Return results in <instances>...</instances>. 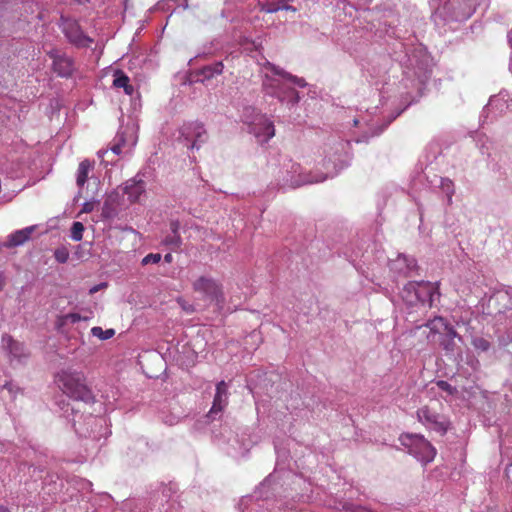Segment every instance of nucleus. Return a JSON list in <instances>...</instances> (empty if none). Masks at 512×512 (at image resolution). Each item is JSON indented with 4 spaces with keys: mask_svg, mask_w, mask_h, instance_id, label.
<instances>
[{
    "mask_svg": "<svg viewBox=\"0 0 512 512\" xmlns=\"http://www.w3.org/2000/svg\"><path fill=\"white\" fill-rule=\"evenodd\" d=\"M205 71H211L212 74H221L223 71V64L221 62H218L214 64L212 67L206 68Z\"/></svg>",
    "mask_w": 512,
    "mask_h": 512,
    "instance_id": "obj_34",
    "label": "nucleus"
},
{
    "mask_svg": "<svg viewBox=\"0 0 512 512\" xmlns=\"http://www.w3.org/2000/svg\"><path fill=\"white\" fill-rule=\"evenodd\" d=\"M103 287H106V283H101L99 285L93 286L92 288H90L89 292L90 294H94Z\"/></svg>",
    "mask_w": 512,
    "mask_h": 512,
    "instance_id": "obj_35",
    "label": "nucleus"
},
{
    "mask_svg": "<svg viewBox=\"0 0 512 512\" xmlns=\"http://www.w3.org/2000/svg\"><path fill=\"white\" fill-rule=\"evenodd\" d=\"M405 290L408 292H414L415 299L418 302L425 303L432 301L433 287L430 283L425 282H410L405 286Z\"/></svg>",
    "mask_w": 512,
    "mask_h": 512,
    "instance_id": "obj_15",
    "label": "nucleus"
},
{
    "mask_svg": "<svg viewBox=\"0 0 512 512\" xmlns=\"http://www.w3.org/2000/svg\"><path fill=\"white\" fill-rule=\"evenodd\" d=\"M91 334L101 340H108L114 336L115 331L113 329L103 330L101 327L95 326L91 329Z\"/></svg>",
    "mask_w": 512,
    "mask_h": 512,
    "instance_id": "obj_22",
    "label": "nucleus"
},
{
    "mask_svg": "<svg viewBox=\"0 0 512 512\" xmlns=\"http://www.w3.org/2000/svg\"><path fill=\"white\" fill-rule=\"evenodd\" d=\"M2 347L6 351L9 362L12 365L22 364L29 357V353L24 344L14 340L8 334L2 337Z\"/></svg>",
    "mask_w": 512,
    "mask_h": 512,
    "instance_id": "obj_8",
    "label": "nucleus"
},
{
    "mask_svg": "<svg viewBox=\"0 0 512 512\" xmlns=\"http://www.w3.org/2000/svg\"><path fill=\"white\" fill-rule=\"evenodd\" d=\"M56 383L70 398L85 403L94 402V395L86 385V377L83 372L72 369L61 370L56 375Z\"/></svg>",
    "mask_w": 512,
    "mask_h": 512,
    "instance_id": "obj_1",
    "label": "nucleus"
},
{
    "mask_svg": "<svg viewBox=\"0 0 512 512\" xmlns=\"http://www.w3.org/2000/svg\"><path fill=\"white\" fill-rule=\"evenodd\" d=\"M72 422H73V427H74V429H75V432H76L77 434H79V435H81V436H85V437H87V436H89V437H90V436H92L93 438H97V434L94 432V430H93V429H91V430H89L88 428H87V429H84V428L81 426V424H80L78 421H76V419H75V418H73Z\"/></svg>",
    "mask_w": 512,
    "mask_h": 512,
    "instance_id": "obj_25",
    "label": "nucleus"
},
{
    "mask_svg": "<svg viewBox=\"0 0 512 512\" xmlns=\"http://www.w3.org/2000/svg\"><path fill=\"white\" fill-rule=\"evenodd\" d=\"M81 320H87L86 317H82L79 313H68L62 316L61 321L63 324L67 323H77Z\"/></svg>",
    "mask_w": 512,
    "mask_h": 512,
    "instance_id": "obj_27",
    "label": "nucleus"
},
{
    "mask_svg": "<svg viewBox=\"0 0 512 512\" xmlns=\"http://www.w3.org/2000/svg\"><path fill=\"white\" fill-rule=\"evenodd\" d=\"M471 345L478 353H486L492 347V343L482 336H473L471 339Z\"/></svg>",
    "mask_w": 512,
    "mask_h": 512,
    "instance_id": "obj_21",
    "label": "nucleus"
},
{
    "mask_svg": "<svg viewBox=\"0 0 512 512\" xmlns=\"http://www.w3.org/2000/svg\"><path fill=\"white\" fill-rule=\"evenodd\" d=\"M194 292L202 294L203 298L216 304L224 302L222 286L215 279L200 276L192 284Z\"/></svg>",
    "mask_w": 512,
    "mask_h": 512,
    "instance_id": "obj_4",
    "label": "nucleus"
},
{
    "mask_svg": "<svg viewBox=\"0 0 512 512\" xmlns=\"http://www.w3.org/2000/svg\"><path fill=\"white\" fill-rule=\"evenodd\" d=\"M417 419L427 428L444 435L450 427L447 416L440 413L435 406L426 405L417 410Z\"/></svg>",
    "mask_w": 512,
    "mask_h": 512,
    "instance_id": "obj_3",
    "label": "nucleus"
},
{
    "mask_svg": "<svg viewBox=\"0 0 512 512\" xmlns=\"http://www.w3.org/2000/svg\"><path fill=\"white\" fill-rule=\"evenodd\" d=\"M249 125L251 133L260 143L268 142L275 135L274 124L265 115L258 114Z\"/></svg>",
    "mask_w": 512,
    "mask_h": 512,
    "instance_id": "obj_10",
    "label": "nucleus"
},
{
    "mask_svg": "<svg viewBox=\"0 0 512 512\" xmlns=\"http://www.w3.org/2000/svg\"><path fill=\"white\" fill-rule=\"evenodd\" d=\"M96 201H86L83 203L81 212L83 213H90L94 210Z\"/></svg>",
    "mask_w": 512,
    "mask_h": 512,
    "instance_id": "obj_33",
    "label": "nucleus"
},
{
    "mask_svg": "<svg viewBox=\"0 0 512 512\" xmlns=\"http://www.w3.org/2000/svg\"><path fill=\"white\" fill-rule=\"evenodd\" d=\"M263 86L271 88L272 91L269 93L277 97L282 102L287 101L288 103L296 104L299 101L298 92L294 88L287 86L279 79L270 78L266 75Z\"/></svg>",
    "mask_w": 512,
    "mask_h": 512,
    "instance_id": "obj_7",
    "label": "nucleus"
},
{
    "mask_svg": "<svg viewBox=\"0 0 512 512\" xmlns=\"http://www.w3.org/2000/svg\"><path fill=\"white\" fill-rule=\"evenodd\" d=\"M86 423L88 425H94V426H102L104 420L102 418H97V417H94L92 415H89L86 419H85Z\"/></svg>",
    "mask_w": 512,
    "mask_h": 512,
    "instance_id": "obj_32",
    "label": "nucleus"
},
{
    "mask_svg": "<svg viewBox=\"0 0 512 512\" xmlns=\"http://www.w3.org/2000/svg\"><path fill=\"white\" fill-rule=\"evenodd\" d=\"M158 262H160V253L149 254L142 259L143 265H147L149 263H158Z\"/></svg>",
    "mask_w": 512,
    "mask_h": 512,
    "instance_id": "obj_30",
    "label": "nucleus"
},
{
    "mask_svg": "<svg viewBox=\"0 0 512 512\" xmlns=\"http://www.w3.org/2000/svg\"><path fill=\"white\" fill-rule=\"evenodd\" d=\"M7 9V3L6 2H0V18L3 16V12Z\"/></svg>",
    "mask_w": 512,
    "mask_h": 512,
    "instance_id": "obj_38",
    "label": "nucleus"
},
{
    "mask_svg": "<svg viewBox=\"0 0 512 512\" xmlns=\"http://www.w3.org/2000/svg\"><path fill=\"white\" fill-rule=\"evenodd\" d=\"M170 229L172 232L171 236H167L164 240V244L169 246L171 250L178 249L181 244V238L178 235V229H179V222L178 221H172L170 223Z\"/></svg>",
    "mask_w": 512,
    "mask_h": 512,
    "instance_id": "obj_19",
    "label": "nucleus"
},
{
    "mask_svg": "<svg viewBox=\"0 0 512 512\" xmlns=\"http://www.w3.org/2000/svg\"><path fill=\"white\" fill-rule=\"evenodd\" d=\"M6 284V276L3 272H0V291L4 288Z\"/></svg>",
    "mask_w": 512,
    "mask_h": 512,
    "instance_id": "obj_36",
    "label": "nucleus"
},
{
    "mask_svg": "<svg viewBox=\"0 0 512 512\" xmlns=\"http://www.w3.org/2000/svg\"><path fill=\"white\" fill-rule=\"evenodd\" d=\"M228 405V386L225 381H220L216 385V393L213 399L212 407L208 413L211 417L214 414L222 412Z\"/></svg>",
    "mask_w": 512,
    "mask_h": 512,
    "instance_id": "obj_14",
    "label": "nucleus"
},
{
    "mask_svg": "<svg viewBox=\"0 0 512 512\" xmlns=\"http://www.w3.org/2000/svg\"><path fill=\"white\" fill-rule=\"evenodd\" d=\"M2 389L6 390L12 397H16L21 392V389L11 381L3 384Z\"/></svg>",
    "mask_w": 512,
    "mask_h": 512,
    "instance_id": "obj_28",
    "label": "nucleus"
},
{
    "mask_svg": "<svg viewBox=\"0 0 512 512\" xmlns=\"http://www.w3.org/2000/svg\"><path fill=\"white\" fill-rule=\"evenodd\" d=\"M108 152H109L108 150H100V151H98V157L101 158L103 162H107L104 157H105V155L108 154ZM110 162L112 163L113 160H111Z\"/></svg>",
    "mask_w": 512,
    "mask_h": 512,
    "instance_id": "obj_37",
    "label": "nucleus"
},
{
    "mask_svg": "<svg viewBox=\"0 0 512 512\" xmlns=\"http://www.w3.org/2000/svg\"><path fill=\"white\" fill-rule=\"evenodd\" d=\"M180 136L184 139L187 148H199L198 143L207 139L206 130L203 125L197 122L184 124L180 129Z\"/></svg>",
    "mask_w": 512,
    "mask_h": 512,
    "instance_id": "obj_9",
    "label": "nucleus"
},
{
    "mask_svg": "<svg viewBox=\"0 0 512 512\" xmlns=\"http://www.w3.org/2000/svg\"><path fill=\"white\" fill-rule=\"evenodd\" d=\"M265 68L271 70V72L274 75L280 76L283 79L288 80L289 82H292L294 84H297L300 87H303V86L306 85L304 79H301V78H298L296 76H293V75L285 72L284 70L276 67L275 65L271 64L270 62H267L265 64Z\"/></svg>",
    "mask_w": 512,
    "mask_h": 512,
    "instance_id": "obj_18",
    "label": "nucleus"
},
{
    "mask_svg": "<svg viewBox=\"0 0 512 512\" xmlns=\"http://www.w3.org/2000/svg\"><path fill=\"white\" fill-rule=\"evenodd\" d=\"M354 125H355V126H356V125H358V120H355V121H354Z\"/></svg>",
    "mask_w": 512,
    "mask_h": 512,
    "instance_id": "obj_43",
    "label": "nucleus"
},
{
    "mask_svg": "<svg viewBox=\"0 0 512 512\" xmlns=\"http://www.w3.org/2000/svg\"><path fill=\"white\" fill-rule=\"evenodd\" d=\"M281 9L288 10L291 9V7L281 4L280 2L261 4V11L265 13H275Z\"/></svg>",
    "mask_w": 512,
    "mask_h": 512,
    "instance_id": "obj_23",
    "label": "nucleus"
},
{
    "mask_svg": "<svg viewBox=\"0 0 512 512\" xmlns=\"http://www.w3.org/2000/svg\"><path fill=\"white\" fill-rule=\"evenodd\" d=\"M28 469H29V470H30V469H33V473H35V472L38 470V468H37V467H35V466H33V465L29 466V467H28ZM33 476H34V474H32V477H33Z\"/></svg>",
    "mask_w": 512,
    "mask_h": 512,
    "instance_id": "obj_41",
    "label": "nucleus"
},
{
    "mask_svg": "<svg viewBox=\"0 0 512 512\" xmlns=\"http://www.w3.org/2000/svg\"><path fill=\"white\" fill-rule=\"evenodd\" d=\"M136 142L137 136L135 126L133 124L121 126L113 140V144L110 150L115 155L129 153L136 145Z\"/></svg>",
    "mask_w": 512,
    "mask_h": 512,
    "instance_id": "obj_5",
    "label": "nucleus"
},
{
    "mask_svg": "<svg viewBox=\"0 0 512 512\" xmlns=\"http://www.w3.org/2000/svg\"><path fill=\"white\" fill-rule=\"evenodd\" d=\"M54 257L58 263H66L69 259V251L66 247H59L55 249Z\"/></svg>",
    "mask_w": 512,
    "mask_h": 512,
    "instance_id": "obj_26",
    "label": "nucleus"
},
{
    "mask_svg": "<svg viewBox=\"0 0 512 512\" xmlns=\"http://www.w3.org/2000/svg\"><path fill=\"white\" fill-rule=\"evenodd\" d=\"M437 386L441 390H443L451 395L454 394V392L456 391V388L452 387L447 381H444V380L438 381Z\"/></svg>",
    "mask_w": 512,
    "mask_h": 512,
    "instance_id": "obj_29",
    "label": "nucleus"
},
{
    "mask_svg": "<svg viewBox=\"0 0 512 512\" xmlns=\"http://www.w3.org/2000/svg\"><path fill=\"white\" fill-rule=\"evenodd\" d=\"M164 260L167 263L172 262V254L171 253H166L165 256H164Z\"/></svg>",
    "mask_w": 512,
    "mask_h": 512,
    "instance_id": "obj_39",
    "label": "nucleus"
},
{
    "mask_svg": "<svg viewBox=\"0 0 512 512\" xmlns=\"http://www.w3.org/2000/svg\"><path fill=\"white\" fill-rule=\"evenodd\" d=\"M355 512H374V511H372V510H370L368 508H365V507H359V508L356 509Z\"/></svg>",
    "mask_w": 512,
    "mask_h": 512,
    "instance_id": "obj_40",
    "label": "nucleus"
},
{
    "mask_svg": "<svg viewBox=\"0 0 512 512\" xmlns=\"http://www.w3.org/2000/svg\"><path fill=\"white\" fill-rule=\"evenodd\" d=\"M127 205L124 197H121L119 190L108 194L102 207V217L105 219H112L118 211Z\"/></svg>",
    "mask_w": 512,
    "mask_h": 512,
    "instance_id": "obj_12",
    "label": "nucleus"
},
{
    "mask_svg": "<svg viewBox=\"0 0 512 512\" xmlns=\"http://www.w3.org/2000/svg\"><path fill=\"white\" fill-rule=\"evenodd\" d=\"M49 58L52 60L53 71L60 77H69L74 71V62L67 55L58 50L52 49L48 52Z\"/></svg>",
    "mask_w": 512,
    "mask_h": 512,
    "instance_id": "obj_11",
    "label": "nucleus"
},
{
    "mask_svg": "<svg viewBox=\"0 0 512 512\" xmlns=\"http://www.w3.org/2000/svg\"><path fill=\"white\" fill-rule=\"evenodd\" d=\"M61 30L67 40L77 47H88L93 39L85 35L77 21L61 17Z\"/></svg>",
    "mask_w": 512,
    "mask_h": 512,
    "instance_id": "obj_6",
    "label": "nucleus"
},
{
    "mask_svg": "<svg viewBox=\"0 0 512 512\" xmlns=\"http://www.w3.org/2000/svg\"><path fill=\"white\" fill-rule=\"evenodd\" d=\"M121 197L127 196L128 203L139 201L141 195L145 192V184L142 179L133 178L128 180L123 187H119Z\"/></svg>",
    "mask_w": 512,
    "mask_h": 512,
    "instance_id": "obj_13",
    "label": "nucleus"
},
{
    "mask_svg": "<svg viewBox=\"0 0 512 512\" xmlns=\"http://www.w3.org/2000/svg\"><path fill=\"white\" fill-rule=\"evenodd\" d=\"M92 163L89 160H83L80 162L77 175H76V183L78 187H83L88 179V174L92 170Z\"/></svg>",
    "mask_w": 512,
    "mask_h": 512,
    "instance_id": "obj_20",
    "label": "nucleus"
},
{
    "mask_svg": "<svg viewBox=\"0 0 512 512\" xmlns=\"http://www.w3.org/2000/svg\"><path fill=\"white\" fill-rule=\"evenodd\" d=\"M399 441L419 461L429 463L434 460L436 449L423 435L404 433L400 435Z\"/></svg>",
    "mask_w": 512,
    "mask_h": 512,
    "instance_id": "obj_2",
    "label": "nucleus"
},
{
    "mask_svg": "<svg viewBox=\"0 0 512 512\" xmlns=\"http://www.w3.org/2000/svg\"><path fill=\"white\" fill-rule=\"evenodd\" d=\"M438 324L445 325L444 319L442 317L434 318L433 320L429 321L426 326L429 327L431 330L436 331L438 329Z\"/></svg>",
    "mask_w": 512,
    "mask_h": 512,
    "instance_id": "obj_31",
    "label": "nucleus"
},
{
    "mask_svg": "<svg viewBox=\"0 0 512 512\" xmlns=\"http://www.w3.org/2000/svg\"><path fill=\"white\" fill-rule=\"evenodd\" d=\"M84 225L81 222H74L71 227V239L80 241L83 237Z\"/></svg>",
    "mask_w": 512,
    "mask_h": 512,
    "instance_id": "obj_24",
    "label": "nucleus"
},
{
    "mask_svg": "<svg viewBox=\"0 0 512 512\" xmlns=\"http://www.w3.org/2000/svg\"><path fill=\"white\" fill-rule=\"evenodd\" d=\"M0 512H9V510L5 506L0 505Z\"/></svg>",
    "mask_w": 512,
    "mask_h": 512,
    "instance_id": "obj_42",
    "label": "nucleus"
},
{
    "mask_svg": "<svg viewBox=\"0 0 512 512\" xmlns=\"http://www.w3.org/2000/svg\"><path fill=\"white\" fill-rule=\"evenodd\" d=\"M35 228L36 226H28L26 228L16 230L7 237V240L3 244V246L7 248H12L24 244L26 241L30 239L31 234L33 233Z\"/></svg>",
    "mask_w": 512,
    "mask_h": 512,
    "instance_id": "obj_16",
    "label": "nucleus"
},
{
    "mask_svg": "<svg viewBox=\"0 0 512 512\" xmlns=\"http://www.w3.org/2000/svg\"><path fill=\"white\" fill-rule=\"evenodd\" d=\"M113 86L116 88H123L127 95L134 93V88L130 84L129 77L122 71L117 70L114 74Z\"/></svg>",
    "mask_w": 512,
    "mask_h": 512,
    "instance_id": "obj_17",
    "label": "nucleus"
}]
</instances>
